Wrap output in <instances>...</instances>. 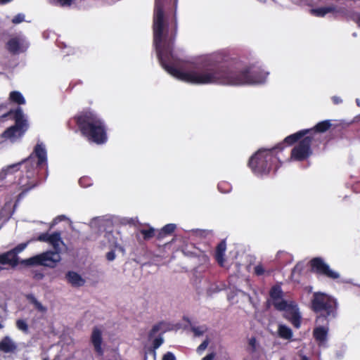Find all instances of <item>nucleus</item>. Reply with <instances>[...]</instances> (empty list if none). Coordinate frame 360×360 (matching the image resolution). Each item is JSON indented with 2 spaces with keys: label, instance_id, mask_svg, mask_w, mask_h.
<instances>
[{
  "label": "nucleus",
  "instance_id": "9",
  "mask_svg": "<svg viewBox=\"0 0 360 360\" xmlns=\"http://www.w3.org/2000/svg\"><path fill=\"white\" fill-rule=\"evenodd\" d=\"M276 309L284 311V318L295 328L301 326L302 316L297 304L294 302H281L276 304Z\"/></svg>",
  "mask_w": 360,
  "mask_h": 360
},
{
  "label": "nucleus",
  "instance_id": "40",
  "mask_svg": "<svg viewBox=\"0 0 360 360\" xmlns=\"http://www.w3.org/2000/svg\"><path fill=\"white\" fill-rule=\"evenodd\" d=\"M115 258V253L113 250H111L106 254V259L108 261H113Z\"/></svg>",
  "mask_w": 360,
  "mask_h": 360
},
{
  "label": "nucleus",
  "instance_id": "50",
  "mask_svg": "<svg viewBox=\"0 0 360 360\" xmlns=\"http://www.w3.org/2000/svg\"><path fill=\"white\" fill-rule=\"evenodd\" d=\"M43 277V274H40L39 278H41Z\"/></svg>",
  "mask_w": 360,
  "mask_h": 360
},
{
  "label": "nucleus",
  "instance_id": "51",
  "mask_svg": "<svg viewBox=\"0 0 360 360\" xmlns=\"http://www.w3.org/2000/svg\"><path fill=\"white\" fill-rule=\"evenodd\" d=\"M297 268V266H295V268L293 269V271H295Z\"/></svg>",
  "mask_w": 360,
  "mask_h": 360
},
{
  "label": "nucleus",
  "instance_id": "45",
  "mask_svg": "<svg viewBox=\"0 0 360 360\" xmlns=\"http://www.w3.org/2000/svg\"><path fill=\"white\" fill-rule=\"evenodd\" d=\"M214 358V354L210 353V354H208L207 355H206L205 357H203L202 359V360H213Z\"/></svg>",
  "mask_w": 360,
  "mask_h": 360
},
{
  "label": "nucleus",
  "instance_id": "43",
  "mask_svg": "<svg viewBox=\"0 0 360 360\" xmlns=\"http://www.w3.org/2000/svg\"><path fill=\"white\" fill-rule=\"evenodd\" d=\"M249 345L252 347V352L256 350V339L255 338H252L249 341Z\"/></svg>",
  "mask_w": 360,
  "mask_h": 360
},
{
  "label": "nucleus",
  "instance_id": "42",
  "mask_svg": "<svg viewBox=\"0 0 360 360\" xmlns=\"http://www.w3.org/2000/svg\"><path fill=\"white\" fill-rule=\"evenodd\" d=\"M20 162L18 163V164H14V165H10L7 167L6 169V172H10L11 170H13V169H15V170H18L19 169V167L20 165Z\"/></svg>",
  "mask_w": 360,
  "mask_h": 360
},
{
  "label": "nucleus",
  "instance_id": "31",
  "mask_svg": "<svg viewBox=\"0 0 360 360\" xmlns=\"http://www.w3.org/2000/svg\"><path fill=\"white\" fill-rule=\"evenodd\" d=\"M25 20V15L22 13H18L15 15L12 19V22L13 24H19Z\"/></svg>",
  "mask_w": 360,
  "mask_h": 360
},
{
  "label": "nucleus",
  "instance_id": "34",
  "mask_svg": "<svg viewBox=\"0 0 360 360\" xmlns=\"http://www.w3.org/2000/svg\"><path fill=\"white\" fill-rule=\"evenodd\" d=\"M218 189L221 192H226L228 191L229 189V185L227 184L226 182H221L218 184Z\"/></svg>",
  "mask_w": 360,
  "mask_h": 360
},
{
  "label": "nucleus",
  "instance_id": "27",
  "mask_svg": "<svg viewBox=\"0 0 360 360\" xmlns=\"http://www.w3.org/2000/svg\"><path fill=\"white\" fill-rule=\"evenodd\" d=\"M6 46L9 52L16 53L20 50V44L18 39L13 38L8 40Z\"/></svg>",
  "mask_w": 360,
  "mask_h": 360
},
{
  "label": "nucleus",
  "instance_id": "35",
  "mask_svg": "<svg viewBox=\"0 0 360 360\" xmlns=\"http://www.w3.org/2000/svg\"><path fill=\"white\" fill-rule=\"evenodd\" d=\"M160 330V325L155 324L153 326L152 329L149 332V338H152L156 333Z\"/></svg>",
  "mask_w": 360,
  "mask_h": 360
},
{
  "label": "nucleus",
  "instance_id": "1",
  "mask_svg": "<svg viewBox=\"0 0 360 360\" xmlns=\"http://www.w3.org/2000/svg\"><path fill=\"white\" fill-rule=\"evenodd\" d=\"M178 65L166 67V71L175 78L195 84H217L222 85H244L260 84L265 82L267 73L259 68H239L227 62L206 60L193 70L182 71Z\"/></svg>",
  "mask_w": 360,
  "mask_h": 360
},
{
  "label": "nucleus",
  "instance_id": "32",
  "mask_svg": "<svg viewBox=\"0 0 360 360\" xmlns=\"http://www.w3.org/2000/svg\"><path fill=\"white\" fill-rule=\"evenodd\" d=\"M265 272V270L262 264H257L254 268V273L255 275L260 276H262Z\"/></svg>",
  "mask_w": 360,
  "mask_h": 360
},
{
  "label": "nucleus",
  "instance_id": "38",
  "mask_svg": "<svg viewBox=\"0 0 360 360\" xmlns=\"http://www.w3.org/2000/svg\"><path fill=\"white\" fill-rule=\"evenodd\" d=\"M162 360H176V357L173 353L168 352L163 355Z\"/></svg>",
  "mask_w": 360,
  "mask_h": 360
},
{
  "label": "nucleus",
  "instance_id": "44",
  "mask_svg": "<svg viewBox=\"0 0 360 360\" xmlns=\"http://www.w3.org/2000/svg\"><path fill=\"white\" fill-rule=\"evenodd\" d=\"M332 101L335 105H338L342 102V100L341 99V98L339 96H333Z\"/></svg>",
  "mask_w": 360,
  "mask_h": 360
},
{
  "label": "nucleus",
  "instance_id": "18",
  "mask_svg": "<svg viewBox=\"0 0 360 360\" xmlns=\"http://www.w3.org/2000/svg\"><path fill=\"white\" fill-rule=\"evenodd\" d=\"M17 345L9 336H5L0 341V352L4 353H14L17 350Z\"/></svg>",
  "mask_w": 360,
  "mask_h": 360
},
{
  "label": "nucleus",
  "instance_id": "33",
  "mask_svg": "<svg viewBox=\"0 0 360 360\" xmlns=\"http://www.w3.org/2000/svg\"><path fill=\"white\" fill-rule=\"evenodd\" d=\"M164 340L162 337L156 338L153 342V347L154 349L159 348L163 343Z\"/></svg>",
  "mask_w": 360,
  "mask_h": 360
},
{
  "label": "nucleus",
  "instance_id": "3",
  "mask_svg": "<svg viewBox=\"0 0 360 360\" xmlns=\"http://www.w3.org/2000/svg\"><path fill=\"white\" fill-rule=\"evenodd\" d=\"M75 122L82 134L89 141L101 145L108 140L105 122L95 112L84 110L74 117Z\"/></svg>",
  "mask_w": 360,
  "mask_h": 360
},
{
  "label": "nucleus",
  "instance_id": "8",
  "mask_svg": "<svg viewBox=\"0 0 360 360\" xmlns=\"http://www.w3.org/2000/svg\"><path fill=\"white\" fill-rule=\"evenodd\" d=\"M315 138L311 134L302 139L291 150L290 158L295 161H304L313 153L311 145Z\"/></svg>",
  "mask_w": 360,
  "mask_h": 360
},
{
  "label": "nucleus",
  "instance_id": "36",
  "mask_svg": "<svg viewBox=\"0 0 360 360\" xmlns=\"http://www.w3.org/2000/svg\"><path fill=\"white\" fill-rule=\"evenodd\" d=\"M73 0H57L58 4L62 6H70L72 4Z\"/></svg>",
  "mask_w": 360,
  "mask_h": 360
},
{
  "label": "nucleus",
  "instance_id": "41",
  "mask_svg": "<svg viewBox=\"0 0 360 360\" xmlns=\"http://www.w3.org/2000/svg\"><path fill=\"white\" fill-rule=\"evenodd\" d=\"M192 331L194 333L195 336H200L203 334L204 331L200 330L198 327H193Z\"/></svg>",
  "mask_w": 360,
  "mask_h": 360
},
{
  "label": "nucleus",
  "instance_id": "37",
  "mask_svg": "<svg viewBox=\"0 0 360 360\" xmlns=\"http://www.w3.org/2000/svg\"><path fill=\"white\" fill-rule=\"evenodd\" d=\"M209 344V341L207 340H205L197 348V351L198 352L205 350Z\"/></svg>",
  "mask_w": 360,
  "mask_h": 360
},
{
  "label": "nucleus",
  "instance_id": "12",
  "mask_svg": "<svg viewBox=\"0 0 360 360\" xmlns=\"http://www.w3.org/2000/svg\"><path fill=\"white\" fill-rule=\"evenodd\" d=\"M35 158L37 159L36 162V166L37 167H42L47 165V153L42 143H37L36 144L33 152L30 154L29 158L24 161V162L28 164Z\"/></svg>",
  "mask_w": 360,
  "mask_h": 360
},
{
  "label": "nucleus",
  "instance_id": "13",
  "mask_svg": "<svg viewBox=\"0 0 360 360\" xmlns=\"http://www.w3.org/2000/svg\"><path fill=\"white\" fill-rule=\"evenodd\" d=\"M37 240L41 242H46L51 244L55 250H60V245H65L61 238V233L59 231H56L51 234L48 232L41 233L37 238Z\"/></svg>",
  "mask_w": 360,
  "mask_h": 360
},
{
  "label": "nucleus",
  "instance_id": "54",
  "mask_svg": "<svg viewBox=\"0 0 360 360\" xmlns=\"http://www.w3.org/2000/svg\"><path fill=\"white\" fill-rule=\"evenodd\" d=\"M43 360H48L47 359H44Z\"/></svg>",
  "mask_w": 360,
  "mask_h": 360
},
{
  "label": "nucleus",
  "instance_id": "23",
  "mask_svg": "<svg viewBox=\"0 0 360 360\" xmlns=\"http://www.w3.org/2000/svg\"><path fill=\"white\" fill-rule=\"evenodd\" d=\"M331 122L330 120H326L321 121L319 123H317L314 128H312V131L311 133V135L313 136L315 138V134L316 132L319 133H323L328 131L330 127H331Z\"/></svg>",
  "mask_w": 360,
  "mask_h": 360
},
{
  "label": "nucleus",
  "instance_id": "21",
  "mask_svg": "<svg viewBox=\"0 0 360 360\" xmlns=\"http://www.w3.org/2000/svg\"><path fill=\"white\" fill-rule=\"evenodd\" d=\"M338 11L337 6L335 5H330L326 7H319L316 8H312L310 13L316 17H324L326 14L330 13H335Z\"/></svg>",
  "mask_w": 360,
  "mask_h": 360
},
{
  "label": "nucleus",
  "instance_id": "24",
  "mask_svg": "<svg viewBox=\"0 0 360 360\" xmlns=\"http://www.w3.org/2000/svg\"><path fill=\"white\" fill-rule=\"evenodd\" d=\"M176 226L174 224H167L164 226L158 233L156 237L158 240H162L167 236H169L173 233Z\"/></svg>",
  "mask_w": 360,
  "mask_h": 360
},
{
  "label": "nucleus",
  "instance_id": "15",
  "mask_svg": "<svg viewBox=\"0 0 360 360\" xmlns=\"http://www.w3.org/2000/svg\"><path fill=\"white\" fill-rule=\"evenodd\" d=\"M312 131V129H303L300 130L295 134H290L285 138L283 140V148H285V144L291 146L298 141H300L302 139H303L304 136H307L308 134H311Z\"/></svg>",
  "mask_w": 360,
  "mask_h": 360
},
{
  "label": "nucleus",
  "instance_id": "4",
  "mask_svg": "<svg viewBox=\"0 0 360 360\" xmlns=\"http://www.w3.org/2000/svg\"><path fill=\"white\" fill-rule=\"evenodd\" d=\"M283 150V143L271 148H260L250 158L248 166L257 175L268 174L274 166L277 167L280 162L278 153Z\"/></svg>",
  "mask_w": 360,
  "mask_h": 360
},
{
  "label": "nucleus",
  "instance_id": "10",
  "mask_svg": "<svg viewBox=\"0 0 360 360\" xmlns=\"http://www.w3.org/2000/svg\"><path fill=\"white\" fill-rule=\"evenodd\" d=\"M311 271L320 276H323L332 280H336L340 278V274L332 270L329 265L319 257L312 258L309 262Z\"/></svg>",
  "mask_w": 360,
  "mask_h": 360
},
{
  "label": "nucleus",
  "instance_id": "53",
  "mask_svg": "<svg viewBox=\"0 0 360 360\" xmlns=\"http://www.w3.org/2000/svg\"><path fill=\"white\" fill-rule=\"evenodd\" d=\"M2 327L1 324L0 323V328Z\"/></svg>",
  "mask_w": 360,
  "mask_h": 360
},
{
  "label": "nucleus",
  "instance_id": "11",
  "mask_svg": "<svg viewBox=\"0 0 360 360\" xmlns=\"http://www.w3.org/2000/svg\"><path fill=\"white\" fill-rule=\"evenodd\" d=\"M27 244L28 242L20 243L13 249L0 254V264L8 265L12 268L16 267L19 264L18 255L26 248Z\"/></svg>",
  "mask_w": 360,
  "mask_h": 360
},
{
  "label": "nucleus",
  "instance_id": "22",
  "mask_svg": "<svg viewBox=\"0 0 360 360\" xmlns=\"http://www.w3.org/2000/svg\"><path fill=\"white\" fill-rule=\"evenodd\" d=\"M277 333L279 338L286 340H291L293 336L292 329L284 324L278 326Z\"/></svg>",
  "mask_w": 360,
  "mask_h": 360
},
{
  "label": "nucleus",
  "instance_id": "14",
  "mask_svg": "<svg viewBox=\"0 0 360 360\" xmlns=\"http://www.w3.org/2000/svg\"><path fill=\"white\" fill-rule=\"evenodd\" d=\"M91 342L96 354L99 356H103L104 351L102 348V331L98 327L93 328L91 335Z\"/></svg>",
  "mask_w": 360,
  "mask_h": 360
},
{
  "label": "nucleus",
  "instance_id": "6",
  "mask_svg": "<svg viewBox=\"0 0 360 360\" xmlns=\"http://www.w3.org/2000/svg\"><path fill=\"white\" fill-rule=\"evenodd\" d=\"M311 308L313 311L320 314L317 321L321 319H328L334 318L336 315L337 302L326 293L316 292L313 295Z\"/></svg>",
  "mask_w": 360,
  "mask_h": 360
},
{
  "label": "nucleus",
  "instance_id": "17",
  "mask_svg": "<svg viewBox=\"0 0 360 360\" xmlns=\"http://www.w3.org/2000/svg\"><path fill=\"white\" fill-rule=\"evenodd\" d=\"M269 296L272 300L273 305L276 309V304L281 302H287L283 299V292L278 285H273L269 290Z\"/></svg>",
  "mask_w": 360,
  "mask_h": 360
},
{
  "label": "nucleus",
  "instance_id": "29",
  "mask_svg": "<svg viewBox=\"0 0 360 360\" xmlns=\"http://www.w3.org/2000/svg\"><path fill=\"white\" fill-rule=\"evenodd\" d=\"M16 327L18 330L22 331L25 333H29V327L27 322L23 319H18L16 321Z\"/></svg>",
  "mask_w": 360,
  "mask_h": 360
},
{
  "label": "nucleus",
  "instance_id": "39",
  "mask_svg": "<svg viewBox=\"0 0 360 360\" xmlns=\"http://www.w3.org/2000/svg\"><path fill=\"white\" fill-rule=\"evenodd\" d=\"M89 181V179L88 178H86V177H82L79 180V184L82 186L86 187V186H88L89 185H90V184L88 183Z\"/></svg>",
  "mask_w": 360,
  "mask_h": 360
},
{
  "label": "nucleus",
  "instance_id": "2",
  "mask_svg": "<svg viewBox=\"0 0 360 360\" xmlns=\"http://www.w3.org/2000/svg\"><path fill=\"white\" fill-rule=\"evenodd\" d=\"M178 0H174V8L165 13L164 0H155L153 19V43L161 66L179 65V58L173 53L178 31Z\"/></svg>",
  "mask_w": 360,
  "mask_h": 360
},
{
  "label": "nucleus",
  "instance_id": "52",
  "mask_svg": "<svg viewBox=\"0 0 360 360\" xmlns=\"http://www.w3.org/2000/svg\"><path fill=\"white\" fill-rule=\"evenodd\" d=\"M3 269V267L0 266V271Z\"/></svg>",
  "mask_w": 360,
  "mask_h": 360
},
{
  "label": "nucleus",
  "instance_id": "20",
  "mask_svg": "<svg viewBox=\"0 0 360 360\" xmlns=\"http://www.w3.org/2000/svg\"><path fill=\"white\" fill-rule=\"evenodd\" d=\"M226 250V244L224 240H221L216 248L215 259L220 266H223L225 262V252Z\"/></svg>",
  "mask_w": 360,
  "mask_h": 360
},
{
  "label": "nucleus",
  "instance_id": "30",
  "mask_svg": "<svg viewBox=\"0 0 360 360\" xmlns=\"http://www.w3.org/2000/svg\"><path fill=\"white\" fill-rule=\"evenodd\" d=\"M289 255L288 252L283 250H279L276 256V259L280 263V264H285L286 261L284 259V257H289Z\"/></svg>",
  "mask_w": 360,
  "mask_h": 360
},
{
  "label": "nucleus",
  "instance_id": "46",
  "mask_svg": "<svg viewBox=\"0 0 360 360\" xmlns=\"http://www.w3.org/2000/svg\"><path fill=\"white\" fill-rule=\"evenodd\" d=\"M356 103L357 106L360 107V100L359 98L356 99Z\"/></svg>",
  "mask_w": 360,
  "mask_h": 360
},
{
  "label": "nucleus",
  "instance_id": "16",
  "mask_svg": "<svg viewBox=\"0 0 360 360\" xmlns=\"http://www.w3.org/2000/svg\"><path fill=\"white\" fill-rule=\"evenodd\" d=\"M65 278L68 283L74 288H79L84 285L86 281L78 273L69 271L65 274Z\"/></svg>",
  "mask_w": 360,
  "mask_h": 360
},
{
  "label": "nucleus",
  "instance_id": "48",
  "mask_svg": "<svg viewBox=\"0 0 360 360\" xmlns=\"http://www.w3.org/2000/svg\"><path fill=\"white\" fill-rule=\"evenodd\" d=\"M302 360H309V359H308V357H307L306 356H303L302 357Z\"/></svg>",
  "mask_w": 360,
  "mask_h": 360
},
{
  "label": "nucleus",
  "instance_id": "47",
  "mask_svg": "<svg viewBox=\"0 0 360 360\" xmlns=\"http://www.w3.org/2000/svg\"><path fill=\"white\" fill-rule=\"evenodd\" d=\"M356 23L358 24L359 26H360V16L358 18Z\"/></svg>",
  "mask_w": 360,
  "mask_h": 360
},
{
  "label": "nucleus",
  "instance_id": "25",
  "mask_svg": "<svg viewBox=\"0 0 360 360\" xmlns=\"http://www.w3.org/2000/svg\"><path fill=\"white\" fill-rule=\"evenodd\" d=\"M9 100L11 102L18 105H23L25 103V99L22 94L18 91H13L10 93Z\"/></svg>",
  "mask_w": 360,
  "mask_h": 360
},
{
  "label": "nucleus",
  "instance_id": "19",
  "mask_svg": "<svg viewBox=\"0 0 360 360\" xmlns=\"http://www.w3.org/2000/svg\"><path fill=\"white\" fill-rule=\"evenodd\" d=\"M328 333V327L319 326L314 329L313 337L319 344H322L327 340Z\"/></svg>",
  "mask_w": 360,
  "mask_h": 360
},
{
  "label": "nucleus",
  "instance_id": "5",
  "mask_svg": "<svg viewBox=\"0 0 360 360\" xmlns=\"http://www.w3.org/2000/svg\"><path fill=\"white\" fill-rule=\"evenodd\" d=\"M11 115H13L15 124L7 128L1 134V138L4 140H8L11 143H15L24 135L27 129V124L24 118L22 110L20 107L15 110H10L6 113L2 115L1 117L5 119Z\"/></svg>",
  "mask_w": 360,
  "mask_h": 360
},
{
  "label": "nucleus",
  "instance_id": "7",
  "mask_svg": "<svg viewBox=\"0 0 360 360\" xmlns=\"http://www.w3.org/2000/svg\"><path fill=\"white\" fill-rule=\"evenodd\" d=\"M60 250H49L41 254L37 255L22 261V263L27 266H44L55 267L60 261Z\"/></svg>",
  "mask_w": 360,
  "mask_h": 360
},
{
  "label": "nucleus",
  "instance_id": "28",
  "mask_svg": "<svg viewBox=\"0 0 360 360\" xmlns=\"http://www.w3.org/2000/svg\"><path fill=\"white\" fill-rule=\"evenodd\" d=\"M140 233L143 235L145 240H148L155 236V230L153 227H150L148 229H141Z\"/></svg>",
  "mask_w": 360,
  "mask_h": 360
},
{
  "label": "nucleus",
  "instance_id": "26",
  "mask_svg": "<svg viewBox=\"0 0 360 360\" xmlns=\"http://www.w3.org/2000/svg\"><path fill=\"white\" fill-rule=\"evenodd\" d=\"M25 297L31 304H32L34 306L35 309H37L39 311H46V308L44 306H43L42 304L36 299L34 295L27 294L25 295Z\"/></svg>",
  "mask_w": 360,
  "mask_h": 360
},
{
  "label": "nucleus",
  "instance_id": "49",
  "mask_svg": "<svg viewBox=\"0 0 360 360\" xmlns=\"http://www.w3.org/2000/svg\"><path fill=\"white\" fill-rule=\"evenodd\" d=\"M258 1L260 2L264 3V2H266V0H258Z\"/></svg>",
  "mask_w": 360,
  "mask_h": 360
}]
</instances>
